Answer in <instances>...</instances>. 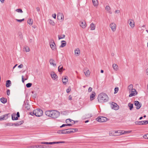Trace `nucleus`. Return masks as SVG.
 <instances>
[{
    "label": "nucleus",
    "instance_id": "8",
    "mask_svg": "<svg viewBox=\"0 0 148 148\" xmlns=\"http://www.w3.org/2000/svg\"><path fill=\"white\" fill-rule=\"evenodd\" d=\"M57 18L58 20H64V16L63 14L61 13H58L57 14Z\"/></svg>",
    "mask_w": 148,
    "mask_h": 148
},
{
    "label": "nucleus",
    "instance_id": "13",
    "mask_svg": "<svg viewBox=\"0 0 148 148\" xmlns=\"http://www.w3.org/2000/svg\"><path fill=\"white\" fill-rule=\"evenodd\" d=\"M16 115L15 113H13L12 114V119L13 120H17L18 119L17 117H16Z\"/></svg>",
    "mask_w": 148,
    "mask_h": 148
},
{
    "label": "nucleus",
    "instance_id": "32",
    "mask_svg": "<svg viewBox=\"0 0 148 148\" xmlns=\"http://www.w3.org/2000/svg\"><path fill=\"white\" fill-rule=\"evenodd\" d=\"M27 22L29 25H32L33 24V21L31 19H29L28 20Z\"/></svg>",
    "mask_w": 148,
    "mask_h": 148
},
{
    "label": "nucleus",
    "instance_id": "1",
    "mask_svg": "<svg viewBox=\"0 0 148 148\" xmlns=\"http://www.w3.org/2000/svg\"><path fill=\"white\" fill-rule=\"evenodd\" d=\"M46 115L53 119L58 118L60 115V112L56 110H47L45 111Z\"/></svg>",
    "mask_w": 148,
    "mask_h": 148
},
{
    "label": "nucleus",
    "instance_id": "43",
    "mask_svg": "<svg viewBox=\"0 0 148 148\" xmlns=\"http://www.w3.org/2000/svg\"><path fill=\"white\" fill-rule=\"evenodd\" d=\"M49 22L50 24L52 25H54L55 23H54V22H53V21H52V20H49Z\"/></svg>",
    "mask_w": 148,
    "mask_h": 148
},
{
    "label": "nucleus",
    "instance_id": "5",
    "mask_svg": "<svg viewBox=\"0 0 148 148\" xmlns=\"http://www.w3.org/2000/svg\"><path fill=\"white\" fill-rule=\"evenodd\" d=\"M129 93H130L129 95V97H131L135 96L137 94V92L135 89H134L129 91Z\"/></svg>",
    "mask_w": 148,
    "mask_h": 148
},
{
    "label": "nucleus",
    "instance_id": "22",
    "mask_svg": "<svg viewBox=\"0 0 148 148\" xmlns=\"http://www.w3.org/2000/svg\"><path fill=\"white\" fill-rule=\"evenodd\" d=\"M143 121H138L135 122V123L136 125H143Z\"/></svg>",
    "mask_w": 148,
    "mask_h": 148
},
{
    "label": "nucleus",
    "instance_id": "7",
    "mask_svg": "<svg viewBox=\"0 0 148 148\" xmlns=\"http://www.w3.org/2000/svg\"><path fill=\"white\" fill-rule=\"evenodd\" d=\"M134 105L136 106V109H139L141 107L142 104L138 101H135L134 102Z\"/></svg>",
    "mask_w": 148,
    "mask_h": 148
},
{
    "label": "nucleus",
    "instance_id": "26",
    "mask_svg": "<svg viewBox=\"0 0 148 148\" xmlns=\"http://www.w3.org/2000/svg\"><path fill=\"white\" fill-rule=\"evenodd\" d=\"M93 5L94 6H97L98 4L97 0H92Z\"/></svg>",
    "mask_w": 148,
    "mask_h": 148
},
{
    "label": "nucleus",
    "instance_id": "17",
    "mask_svg": "<svg viewBox=\"0 0 148 148\" xmlns=\"http://www.w3.org/2000/svg\"><path fill=\"white\" fill-rule=\"evenodd\" d=\"M80 26L83 28H84L86 27V24L85 22H81L80 24Z\"/></svg>",
    "mask_w": 148,
    "mask_h": 148
},
{
    "label": "nucleus",
    "instance_id": "53",
    "mask_svg": "<svg viewBox=\"0 0 148 148\" xmlns=\"http://www.w3.org/2000/svg\"><path fill=\"white\" fill-rule=\"evenodd\" d=\"M68 121H69L71 122L72 121H73L70 119H66V123H68Z\"/></svg>",
    "mask_w": 148,
    "mask_h": 148
},
{
    "label": "nucleus",
    "instance_id": "61",
    "mask_svg": "<svg viewBox=\"0 0 148 148\" xmlns=\"http://www.w3.org/2000/svg\"><path fill=\"white\" fill-rule=\"evenodd\" d=\"M67 125L66 124H63L60 127H62L64 126H66Z\"/></svg>",
    "mask_w": 148,
    "mask_h": 148
},
{
    "label": "nucleus",
    "instance_id": "46",
    "mask_svg": "<svg viewBox=\"0 0 148 148\" xmlns=\"http://www.w3.org/2000/svg\"><path fill=\"white\" fill-rule=\"evenodd\" d=\"M71 89L70 87H69L66 90V92L67 93H69L71 91Z\"/></svg>",
    "mask_w": 148,
    "mask_h": 148
},
{
    "label": "nucleus",
    "instance_id": "20",
    "mask_svg": "<svg viewBox=\"0 0 148 148\" xmlns=\"http://www.w3.org/2000/svg\"><path fill=\"white\" fill-rule=\"evenodd\" d=\"M62 81L63 83L64 84H66V83L68 82V80L67 79V77L66 76L64 78H62Z\"/></svg>",
    "mask_w": 148,
    "mask_h": 148
},
{
    "label": "nucleus",
    "instance_id": "60",
    "mask_svg": "<svg viewBox=\"0 0 148 148\" xmlns=\"http://www.w3.org/2000/svg\"><path fill=\"white\" fill-rule=\"evenodd\" d=\"M120 12V11L119 10H116L115 11V13H119Z\"/></svg>",
    "mask_w": 148,
    "mask_h": 148
},
{
    "label": "nucleus",
    "instance_id": "29",
    "mask_svg": "<svg viewBox=\"0 0 148 148\" xmlns=\"http://www.w3.org/2000/svg\"><path fill=\"white\" fill-rule=\"evenodd\" d=\"M24 106L28 110L30 109V105L28 103H25Z\"/></svg>",
    "mask_w": 148,
    "mask_h": 148
},
{
    "label": "nucleus",
    "instance_id": "11",
    "mask_svg": "<svg viewBox=\"0 0 148 148\" xmlns=\"http://www.w3.org/2000/svg\"><path fill=\"white\" fill-rule=\"evenodd\" d=\"M49 45L51 48L53 50H55L56 49V45L54 41H53V42H50Z\"/></svg>",
    "mask_w": 148,
    "mask_h": 148
},
{
    "label": "nucleus",
    "instance_id": "30",
    "mask_svg": "<svg viewBox=\"0 0 148 148\" xmlns=\"http://www.w3.org/2000/svg\"><path fill=\"white\" fill-rule=\"evenodd\" d=\"M75 53L76 56H78L80 54V52L79 49H77L75 50Z\"/></svg>",
    "mask_w": 148,
    "mask_h": 148
},
{
    "label": "nucleus",
    "instance_id": "49",
    "mask_svg": "<svg viewBox=\"0 0 148 148\" xmlns=\"http://www.w3.org/2000/svg\"><path fill=\"white\" fill-rule=\"evenodd\" d=\"M143 137L145 139H148V134L144 135L143 136Z\"/></svg>",
    "mask_w": 148,
    "mask_h": 148
},
{
    "label": "nucleus",
    "instance_id": "16",
    "mask_svg": "<svg viewBox=\"0 0 148 148\" xmlns=\"http://www.w3.org/2000/svg\"><path fill=\"white\" fill-rule=\"evenodd\" d=\"M95 96V93L94 92H93L90 95V99L91 101L93 100L95 98H94Z\"/></svg>",
    "mask_w": 148,
    "mask_h": 148
},
{
    "label": "nucleus",
    "instance_id": "23",
    "mask_svg": "<svg viewBox=\"0 0 148 148\" xmlns=\"http://www.w3.org/2000/svg\"><path fill=\"white\" fill-rule=\"evenodd\" d=\"M106 10L109 13H110L111 14L112 12L110 11V8L109 5H106V8H105Z\"/></svg>",
    "mask_w": 148,
    "mask_h": 148
},
{
    "label": "nucleus",
    "instance_id": "39",
    "mask_svg": "<svg viewBox=\"0 0 148 148\" xmlns=\"http://www.w3.org/2000/svg\"><path fill=\"white\" fill-rule=\"evenodd\" d=\"M24 50H25L26 52H29V49L28 47H26L24 48Z\"/></svg>",
    "mask_w": 148,
    "mask_h": 148
},
{
    "label": "nucleus",
    "instance_id": "38",
    "mask_svg": "<svg viewBox=\"0 0 148 148\" xmlns=\"http://www.w3.org/2000/svg\"><path fill=\"white\" fill-rule=\"evenodd\" d=\"M32 85L31 83H28L26 84V86L27 88H29Z\"/></svg>",
    "mask_w": 148,
    "mask_h": 148
},
{
    "label": "nucleus",
    "instance_id": "48",
    "mask_svg": "<svg viewBox=\"0 0 148 148\" xmlns=\"http://www.w3.org/2000/svg\"><path fill=\"white\" fill-rule=\"evenodd\" d=\"M17 123L18 124V125H20L24 123V121H18L17 122Z\"/></svg>",
    "mask_w": 148,
    "mask_h": 148
},
{
    "label": "nucleus",
    "instance_id": "58",
    "mask_svg": "<svg viewBox=\"0 0 148 148\" xmlns=\"http://www.w3.org/2000/svg\"><path fill=\"white\" fill-rule=\"evenodd\" d=\"M16 115L17 116L16 117H17V118H18V117H19L20 116L19 113L18 112L16 114Z\"/></svg>",
    "mask_w": 148,
    "mask_h": 148
},
{
    "label": "nucleus",
    "instance_id": "25",
    "mask_svg": "<svg viewBox=\"0 0 148 148\" xmlns=\"http://www.w3.org/2000/svg\"><path fill=\"white\" fill-rule=\"evenodd\" d=\"M112 67L116 71H117L119 68L117 64H113Z\"/></svg>",
    "mask_w": 148,
    "mask_h": 148
},
{
    "label": "nucleus",
    "instance_id": "62",
    "mask_svg": "<svg viewBox=\"0 0 148 148\" xmlns=\"http://www.w3.org/2000/svg\"><path fill=\"white\" fill-rule=\"evenodd\" d=\"M44 145H39V148H44Z\"/></svg>",
    "mask_w": 148,
    "mask_h": 148
},
{
    "label": "nucleus",
    "instance_id": "42",
    "mask_svg": "<svg viewBox=\"0 0 148 148\" xmlns=\"http://www.w3.org/2000/svg\"><path fill=\"white\" fill-rule=\"evenodd\" d=\"M16 20L18 22L21 23L22 21H24V19L23 18L22 19H16Z\"/></svg>",
    "mask_w": 148,
    "mask_h": 148
},
{
    "label": "nucleus",
    "instance_id": "2",
    "mask_svg": "<svg viewBox=\"0 0 148 148\" xmlns=\"http://www.w3.org/2000/svg\"><path fill=\"white\" fill-rule=\"evenodd\" d=\"M97 99L99 102L103 103L107 102L109 98L107 95L104 93L102 92L98 95Z\"/></svg>",
    "mask_w": 148,
    "mask_h": 148
},
{
    "label": "nucleus",
    "instance_id": "19",
    "mask_svg": "<svg viewBox=\"0 0 148 148\" xmlns=\"http://www.w3.org/2000/svg\"><path fill=\"white\" fill-rule=\"evenodd\" d=\"M11 84V82L10 80H7L6 82V86L7 87H9Z\"/></svg>",
    "mask_w": 148,
    "mask_h": 148
},
{
    "label": "nucleus",
    "instance_id": "51",
    "mask_svg": "<svg viewBox=\"0 0 148 148\" xmlns=\"http://www.w3.org/2000/svg\"><path fill=\"white\" fill-rule=\"evenodd\" d=\"M70 130H72L74 131V132H75L78 131V129L77 128H73V129H70Z\"/></svg>",
    "mask_w": 148,
    "mask_h": 148
},
{
    "label": "nucleus",
    "instance_id": "14",
    "mask_svg": "<svg viewBox=\"0 0 148 148\" xmlns=\"http://www.w3.org/2000/svg\"><path fill=\"white\" fill-rule=\"evenodd\" d=\"M51 75V77L53 79H56L58 77L57 75L54 72H52Z\"/></svg>",
    "mask_w": 148,
    "mask_h": 148
},
{
    "label": "nucleus",
    "instance_id": "63",
    "mask_svg": "<svg viewBox=\"0 0 148 148\" xmlns=\"http://www.w3.org/2000/svg\"><path fill=\"white\" fill-rule=\"evenodd\" d=\"M23 65L22 64H21L19 65L18 66L19 68H22L23 67Z\"/></svg>",
    "mask_w": 148,
    "mask_h": 148
},
{
    "label": "nucleus",
    "instance_id": "6",
    "mask_svg": "<svg viewBox=\"0 0 148 148\" xmlns=\"http://www.w3.org/2000/svg\"><path fill=\"white\" fill-rule=\"evenodd\" d=\"M110 107L112 109L115 110H117L119 109V106L116 103L114 102H112V103L110 105Z\"/></svg>",
    "mask_w": 148,
    "mask_h": 148
},
{
    "label": "nucleus",
    "instance_id": "54",
    "mask_svg": "<svg viewBox=\"0 0 148 148\" xmlns=\"http://www.w3.org/2000/svg\"><path fill=\"white\" fill-rule=\"evenodd\" d=\"M5 120L4 117L3 116H0V121Z\"/></svg>",
    "mask_w": 148,
    "mask_h": 148
},
{
    "label": "nucleus",
    "instance_id": "15",
    "mask_svg": "<svg viewBox=\"0 0 148 148\" xmlns=\"http://www.w3.org/2000/svg\"><path fill=\"white\" fill-rule=\"evenodd\" d=\"M58 69V71L60 72H62L63 71L65 70V69L63 68V66L62 65L59 66Z\"/></svg>",
    "mask_w": 148,
    "mask_h": 148
},
{
    "label": "nucleus",
    "instance_id": "21",
    "mask_svg": "<svg viewBox=\"0 0 148 148\" xmlns=\"http://www.w3.org/2000/svg\"><path fill=\"white\" fill-rule=\"evenodd\" d=\"M54 60L53 59H50L49 61L51 65H52L53 66H56V64L54 63Z\"/></svg>",
    "mask_w": 148,
    "mask_h": 148
},
{
    "label": "nucleus",
    "instance_id": "59",
    "mask_svg": "<svg viewBox=\"0 0 148 148\" xmlns=\"http://www.w3.org/2000/svg\"><path fill=\"white\" fill-rule=\"evenodd\" d=\"M27 80L26 79H24L23 76H22V81L23 82H24L25 80Z\"/></svg>",
    "mask_w": 148,
    "mask_h": 148
},
{
    "label": "nucleus",
    "instance_id": "3",
    "mask_svg": "<svg viewBox=\"0 0 148 148\" xmlns=\"http://www.w3.org/2000/svg\"><path fill=\"white\" fill-rule=\"evenodd\" d=\"M35 116H37L40 117L43 114V111L42 110L40 109H37L35 110Z\"/></svg>",
    "mask_w": 148,
    "mask_h": 148
},
{
    "label": "nucleus",
    "instance_id": "31",
    "mask_svg": "<svg viewBox=\"0 0 148 148\" xmlns=\"http://www.w3.org/2000/svg\"><path fill=\"white\" fill-rule=\"evenodd\" d=\"M128 89L129 90V91H130L132 89H134L133 88V85L132 84H130L129 85L128 87Z\"/></svg>",
    "mask_w": 148,
    "mask_h": 148
},
{
    "label": "nucleus",
    "instance_id": "50",
    "mask_svg": "<svg viewBox=\"0 0 148 148\" xmlns=\"http://www.w3.org/2000/svg\"><path fill=\"white\" fill-rule=\"evenodd\" d=\"M65 143V142L64 141L56 142V144L64 143Z\"/></svg>",
    "mask_w": 148,
    "mask_h": 148
},
{
    "label": "nucleus",
    "instance_id": "47",
    "mask_svg": "<svg viewBox=\"0 0 148 148\" xmlns=\"http://www.w3.org/2000/svg\"><path fill=\"white\" fill-rule=\"evenodd\" d=\"M17 123L18 124V125H20L24 123V121H18L17 122Z\"/></svg>",
    "mask_w": 148,
    "mask_h": 148
},
{
    "label": "nucleus",
    "instance_id": "34",
    "mask_svg": "<svg viewBox=\"0 0 148 148\" xmlns=\"http://www.w3.org/2000/svg\"><path fill=\"white\" fill-rule=\"evenodd\" d=\"M40 143L42 144L52 145V142H41Z\"/></svg>",
    "mask_w": 148,
    "mask_h": 148
},
{
    "label": "nucleus",
    "instance_id": "64",
    "mask_svg": "<svg viewBox=\"0 0 148 148\" xmlns=\"http://www.w3.org/2000/svg\"><path fill=\"white\" fill-rule=\"evenodd\" d=\"M13 124H14V125L16 126H19L18 124V123L17 122L13 123Z\"/></svg>",
    "mask_w": 148,
    "mask_h": 148
},
{
    "label": "nucleus",
    "instance_id": "45",
    "mask_svg": "<svg viewBox=\"0 0 148 148\" xmlns=\"http://www.w3.org/2000/svg\"><path fill=\"white\" fill-rule=\"evenodd\" d=\"M35 110H33V112H31L30 113V114L32 116H34V115H35Z\"/></svg>",
    "mask_w": 148,
    "mask_h": 148
},
{
    "label": "nucleus",
    "instance_id": "24",
    "mask_svg": "<svg viewBox=\"0 0 148 148\" xmlns=\"http://www.w3.org/2000/svg\"><path fill=\"white\" fill-rule=\"evenodd\" d=\"M90 27L91 30H94L95 28V26L93 23H92L90 25Z\"/></svg>",
    "mask_w": 148,
    "mask_h": 148
},
{
    "label": "nucleus",
    "instance_id": "41",
    "mask_svg": "<svg viewBox=\"0 0 148 148\" xmlns=\"http://www.w3.org/2000/svg\"><path fill=\"white\" fill-rule=\"evenodd\" d=\"M9 114H5L4 115H3V117H4V118L5 119V120H6L8 118V115Z\"/></svg>",
    "mask_w": 148,
    "mask_h": 148
},
{
    "label": "nucleus",
    "instance_id": "27",
    "mask_svg": "<svg viewBox=\"0 0 148 148\" xmlns=\"http://www.w3.org/2000/svg\"><path fill=\"white\" fill-rule=\"evenodd\" d=\"M1 101L3 103H5L7 102V99L4 97H2L0 99Z\"/></svg>",
    "mask_w": 148,
    "mask_h": 148
},
{
    "label": "nucleus",
    "instance_id": "10",
    "mask_svg": "<svg viewBox=\"0 0 148 148\" xmlns=\"http://www.w3.org/2000/svg\"><path fill=\"white\" fill-rule=\"evenodd\" d=\"M131 132V131H124L119 130L117 132H118L120 135L126 133H130Z\"/></svg>",
    "mask_w": 148,
    "mask_h": 148
},
{
    "label": "nucleus",
    "instance_id": "56",
    "mask_svg": "<svg viewBox=\"0 0 148 148\" xmlns=\"http://www.w3.org/2000/svg\"><path fill=\"white\" fill-rule=\"evenodd\" d=\"M62 130H60L58 131L57 133L58 134H62Z\"/></svg>",
    "mask_w": 148,
    "mask_h": 148
},
{
    "label": "nucleus",
    "instance_id": "36",
    "mask_svg": "<svg viewBox=\"0 0 148 148\" xmlns=\"http://www.w3.org/2000/svg\"><path fill=\"white\" fill-rule=\"evenodd\" d=\"M65 37V35L64 34L62 35L61 36H58V38L59 40L64 38Z\"/></svg>",
    "mask_w": 148,
    "mask_h": 148
},
{
    "label": "nucleus",
    "instance_id": "9",
    "mask_svg": "<svg viewBox=\"0 0 148 148\" xmlns=\"http://www.w3.org/2000/svg\"><path fill=\"white\" fill-rule=\"evenodd\" d=\"M110 26L113 32H114L116 30V24L114 23H112L110 24Z\"/></svg>",
    "mask_w": 148,
    "mask_h": 148
},
{
    "label": "nucleus",
    "instance_id": "18",
    "mask_svg": "<svg viewBox=\"0 0 148 148\" xmlns=\"http://www.w3.org/2000/svg\"><path fill=\"white\" fill-rule=\"evenodd\" d=\"M61 45L60 46V47H65L66 44V42L65 40H62L61 42Z\"/></svg>",
    "mask_w": 148,
    "mask_h": 148
},
{
    "label": "nucleus",
    "instance_id": "40",
    "mask_svg": "<svg viewBox=\"0 0 148 148\" xmlns=\"http://www.w3.org/2000/svg\"><path fill=\"white\" fill-rule=\"evenodd\" d=\"M119 90V88L118 87H116L114 88V93L116 94L117 92Z\"/></svg>",
    "mask_w": 148,
    "mask_h": 148
},
{
    "label": "nucleus",
    "instance_id": "37",
    "mask_svg": "<svg viewBox=\"0 0 148 148\" xmlns=\"http://www.w3.org/2000/svg\"><path fill=\"white\" fill-rule=\"evenodd\" d=\"M18 13H22L23 12L22 10L21 9H17L15 10Z\"/></svg>",
    "mask_w": 148,
    "mask_h": 148
},
{
    "label": "nucleus",
    "instance_id": "12",
    "mask_svg": "<svg viewBox=\"0 0 148 148\" xmlns=\"http://www.w3.org/2000/svg\"><path fill=\"white\" fill-rule=\"evenodd\" d=\"M128 22H130L129 25L132 28H133L135 26L134 22L133 20L132 19H130L129 20Z\"/></svg>",
    "mask_w": 148,
    "mask_h": 148
},
{
    "label": "nucleus",
    "instance_id": "33",
    "mask_svg": "<svg viewBox=\"0 0 148 148\" xmlns=\"http://www.w3.org/2000/svg\"><path fill=\"white\" fill-rule=\"evenodd\" d=\"M70 130L69 129H67L64 130H62V134H67V130Z\"/></svg>",
    "mask_w": 148,
    "mask_h": 148
},
{
    "label": "nucleus",
    "instance_id": "57",
    "mask_svg": "<svg viewBox=\"0 0 148 148\" xmlns=\"http://www.w3.org/2000/svg\"><path fill=\"white\" fill-rule=\"evenodd\" d=\"M92 90V88L91 87H90L88 89V91L89 92H91Z\"/></svg>",
    "mask_w": 148,
    "mask_h": 148
},
{
    "label": "nucleus",
    "instance_id": "55",
    "mask_svg": "<svg viewBox=\"0 0 148 148\" xmlns=\"http://www.w3.org/2000/svg\"><path fill=\"white\" fill-rule=\"evenodd\" d=\"M10 91L9 89L7 90V94L8 96H9L10 95Z\"/></svg>",
    "mask_w": 148,
    "mask_h": 148
},
{
    "label": "nucleus",
    "instance_id": "35",
    "mask_svg": "<svg viewBox=\"0 0 148 148\" xmlns=\"http://www.w3.org/2000/svg\"><path fill=\"white\" fill-rule=\"evenodd\" d=\"M86 76H88L90 74V72L89 70H87L86 72H84Z\"/></svg>",
    "mask_w": 148,
    "mask_h": 148
},
{
    "label": "nucleus",
    "instance_id": "52",
    "mask_svg": "<svg viewBox=\"0 0 148 148\" xmlns=\"http://www.w3.org/2000/svg\"><path fill=\"white\" fill-rule=\"evenodd\" d=\"M143 125H146L148 124V121H144Z\"/></svg>",
    "mask_w": 148,
    "mask_h": 148
},
{
    "label": "nucleus",
    "instance_id": "28",
    "mask_svg": "<svg viewBox=\"0 0 148 148\" xmlns=\"http://www.w3.org/2000/svg\"><path fill=\"white\" fill-rule=\"evenodd\" d=\"M128 106L129 107L130 110H131L133 108V105L132 103H128Z\"/></svg>",
    "mask_w": 148,
    "mask_h": 148
},
{
    "label": "nucleus",
    "instance_id": "4",
    "mask_svg": "<svg viewBox=\"0 0 148 148\" xmlns=\"http://www.w3.org/2000/svg\"><path fill=\"white\" fill-rule=\"evenodd\" d=\"M97 121L100 122H104L107 121L108 119L104 116L99 117L96 119Z\"/></svg>",
    "mask_w": 148,
    "mask_h": 148
},
{
    "label": "nucleus",
    "instance_id": "44",
    "mask_svg": "<svg viewBox=\"0 0 148 148\" xmlns=\"http://www.w3.org/2000/svg\"><path fill=\"white\" fill-rule=\"evenodd\" d=\"M6 126H12L14 125V124L12 123H7V124L6 125Z\"/></svg>",
    "mask_w": 148,
    "mask_h": 148
}]
</instances>
